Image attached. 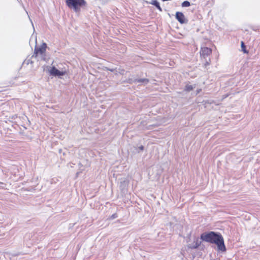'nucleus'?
<instances>
[{
	"mask_svg": "<svg viewBox=\"0 0 260 260\" xmlns=\"http://www.w3.org/2000/svg\"><path fill=\"white\" fill-rule=\"evenodd\" d=\"M201 239L205 242L216 245V251L218 252H225L226 248L222 235L218 232L211 231L205 232L201 235Z\"/></svg>",
	"mask_w": 260,
	"mask_h": 260,
	"instance_id": "f257e3e1",
	"label": "nucleus"
},
{
	"mask_svg": "<svg viewBox=\"0 0 260 260\" xmlns=\"http://www.w3.org/2000/svg\"><path fill=\"white\" fill-rule=\"evenodd\" d=\"M66 5L70 9H73L76 13L81 10V8L86 5L85 0H66Z\"/></svg>",
	"mask_w": 260,
	"mask_h": 260,
	"instance_id": "f03ea898",
	"label": "nucleus"
},
{
	"mask_svg": "<svg viewBox=\"0 0 260 260\" xmlns=\"http://www.w3.org/2000/svg\"><path fill=\"white\" fill-rule=\"evenodd\" d=\"M49 73L50 75L55 77H60L62 76H64L67 74V72L66 71H59L55 67H52L49 71Z\"/></svg>",
	"mask_w": 260,
	"mask_h": 260,
	"instance_id": "7ed1b4c3",
	"label": "nucleus"
},
{
	"mask_svg": "<svg viewBox=\"0 0 260 260\" xmlns=\"http://www.w3.org/2000/svg\"><path fill=\"white\" fill-rule=\"evenodd\" d=\"M47 48V44L45 43H43L42 45L37 47H35L34 53L37 55L38 54L40 53L41 54H43Z\"/></svg>",
	"mask_w": 260,
	"mask_h": 260,
	"instance_id": "20e7f679",
	"label": "nucleus"
},
{
	"mask_svg": "<svg viewBox=\"0 0 260 260\" xmlns=\"http://www.w3.org/2000/svg\"><path fill=\"white\" fill-rule=\"evenodd\" d=\"M175 17L181 24L187 23V20L185 19L184 14L182 12H177Z\"/></svg>",
	"mask_w": 260,
	"mask_h": 260,
	"instance_id": "39448f33",
	"label": "nucleus"
},
{
	"mask_svg": "<svg viewBox=\"0 0 260 260\" xmlns=\"http://www.w3.org/2000/svg\"><path fill=\"white\" fill-rule=\"evenodd\" d=\"M212 53V50L208 47L202 48L201 51V55L204 58L209 55Z\"/></svg>",
	"mask_w": 260,
	"mask_h": 260,
	"instance_id": "423d86ee",
	"label": "nucleus"
},
{
	"mask_svg": "<svg viewBox=\"0 0 260 260\" xmlns=\"http://www.w3.org/2000/svg\"><path fill=\"white\" fill-rule=\"evenodd\" d=\"M149 82V80L147 78H141V79H136L132 81L131 80V81H129V83H131L132 82L136 83V82H140L142 83L144 85L147 84Z\"/></svg>",
	"mask_w": 260,
	"mask_h": 260,
	"instance_id": "0eeeda50",
	"label": "nucleus"
},
{
	"mask_svg": "<svg viewBox=\"0 0 260 260\" xmlns=\"http://www.w3.org/2000/svg\"><path fill=\"white\" fill-rule=\"evenodd\" d=\"M201 243V241H199L198 239H196L190 245L189 247L191 249H196L200 245Z\"/></svg>",
	"mask_w": 260,
	"mask_h": 260,
	"instance_id": "6e6552de",
	"label": "nucleus"
},
{
	"mask_svg": "<svg viewBox=\"0 0 260 260\" xmlns=\"http://www.w3.org/2000/svg\"><path fill=\"white\" fill-rule=\"evenodd\" d=\"M150 4L155 6L159 11L161 12L162 11L161 8L160 6L159 3L157 0H152Z\"/></svg>",
	"mask_w": 260,
	"mask_h": 260,
	"instance_id": "1a4fd4ad",
	"label": "nucleus"
},
{
	"mask_svg": "<svg viewBox=\"0 0 260 260\" xmlns=\"http://www.w3.org/2000/svg\"><path fill=\"white\" fill-rule=\"evenodd\" d=\"M196 87V85H193L187 84L185 86L184 90L187 92H189L191 90H193Z\"/></svg>",
	"mask_w": 260,
	"mask_h": 260,
	"instance_id": "9d476101",
	"label": "nucleus"
},
{
	"mask_svg": "<svg viewBox=\"0 0 260 260\" xmlns=\"http://www.w3.org/2000/svg\"><path fill=\"white\" fill-rule=\"evenodd\" d=\"M241 46L242 50L243 51V52L244 53H248V51L246 49V46L243 41H242L241 42Z\"/></svg>",
	"mask_w": 260,
	"mask_h": 260,
	"instance_id": "9b49d317",
	"label": "nucleus"
},
{
	"mask_svg": "<svg viewBox=\"0 0 260 260\" xmlns=\"http://www.w3.org/2000/svg\"><path fill=\"white\" fill-rule=\"evenodd\" d=\"M181 6L182 7H187L190 6V3L187 1H185L182 3Z\"/></svg>",
	"mask_w": 260,
	"mask_h": 260,
	"instance_id": "f8f14e48",
	"label": "nucleus"
},
{
	"mask_svg": "<svg viewBox=\"0 0 260 260\" xmlns=\"http://www.w3.org/2000/svg\"><path fill=\"white\" fill-rule=\"evenodd\" d=\"M210 59H209L208 60L206 59V62L204 63V66L206 67L207 66H209L210 64Z\"/></svg>",
	"mask_w": 260,
	"mask_h": 260,
	"instance_id": "ddd939ff",
	"label": "nucleus"
},
{
	"mask_svg": "<svg viewBox=\"0 0 260 260\" xmlns=\"http://www.w3.org/2000/svg\"><path fill=\"white\" fill-rule=\"evenodd\" d=\"M117 214L116 213H114L111 216L110 219H113L117 218Z\"/></svg>",
	"mask_w": 260,
	"mask_h": 260,
	"instance_id": "4468645a",
	"label": "nucleus"
},
{
	"mask_svg": "<svg viewBox=\"0 0 260 260\" xmlns=\"http://www.w3.org/2000/svg\"><path fill=\"white\" fill-rule=\"evenodd\" d=\"M139 150H140L141 151H143L144 150V147L143 146L141 145L139 147Z\"/></svg>",
	"mask_w": 260,
	"mask_h": 260,
	"instance_id": "2eb2a0df",
	"label": "nucleus"
},
{
	"mask_svg": "<svg viewBox=\"0 0 260 260\" xmlns=\"http://www.w3.org/2000/svg\"><path fill=\"white\" fill-rule=\"evenodd\" d=\"M107 70L108 71H110L112 72H114L115 71V69H107Z\"/></svg>",
	"mask_w": 260,
	"mask_h": 260,
	"instance_id": "dca6fc26",
	"label": "nucleus"
}]
</instances>
